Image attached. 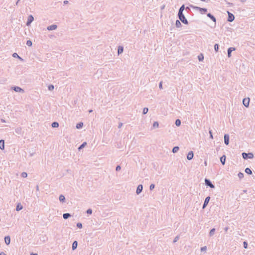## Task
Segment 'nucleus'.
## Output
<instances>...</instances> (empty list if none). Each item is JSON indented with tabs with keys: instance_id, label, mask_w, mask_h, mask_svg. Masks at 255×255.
<instances>
[{
	"instance_id": "4be33fe9",
	"label": "nucleus",
	"mask_w": 255,
	"mask_h": 255,
	"mask_svg": "<svg viewBox=\"0 0 255 255\" xmlns=\"http://www.w3.org/2000/svg\"><path fill=\"white\" fill-rule=\"evenodd\" d=\"M71 216V214L69 213H64L63 214V217L64 219H67L68 218Z\"/></svg>"
},
{
	"instance_id": "cd10ccee",
	"label": "nucleus",
	"mask_w": 255,
	"mask_h": 255,
	"mask_svg": "<svg viewBox=\"0 0 255 255\" xmlns=\"http://www.w3.org/2000/svg\"><path fill=\"white\" fill-rule=\"evenodd\" d=\"M22 209V206L20 204H18L16 206V211H18L21 210Z\"/></svg>"
},
{
	"instance_id": "3c124183",
	"label": "nucleus",
	"mask_w": 255,
	"mask_h": 255,
	"mask_svg": "<svg viewBox=\"0 0 255 255\" xmlns=\"http://www.w3.org/2000/svg\"><path fill=\"white\" fill-rule=\"evenodd\" d=\"M210 137L212 139L213 138L212 130H209Z\"/></svg>"
},
{
	"instance_id": "4468645a",
	"label": "nucleus",
	"mask_w": 255,
	"mask_h": 255,
	"mask_svg": "<svg viewBox=\"0 0 255 255\" xmlns=\"http://www.w3.org/2000/svg\"><path fill=\"white\" fill-rule=\"evenodd\" d=\"M235 48L234 47H230L228 49V57H230L231 56V52L234 50H235Z\"/></svg>"
},
{
	"instance_id": "2eb2a0df",
	"label": "nucleus",
	"mask_w": 255,
	"mask_h": 255,
	"mask_svg": "<svg viewBox=\"0 0 255 255\" xmlns=\"http://www.w3.org/2000/svg\"><path fill=\"white\" fill-rule=\"evenodd\" d=\"M4 242H5V243L7 245H9V244L10 243V237L8 236L5 237V238H4Z\"/></svg>"
},
{
	"instance_id": "4d7b16f0",
	"label": "nucleus",
	"mask_w": 255,
	"mask_h": 255,
	"mask_svg": "<svg viewBox=\"0 0 255 255\" xmlns=\"http://www.w3.org/2000/svg\"><path fill=\"white\" fill-rule=\"evenodd\" d=\"M228 229H229V227H226L224 228V230L225 231V232H227Z\"/></svg>"
},
{
	"instance_id": "5701e85b",
	"label": "nucleus",
	"mask_w": 255,
	"mask_h": 255,
	"mask_svg": "<svg viewBox=\"0 0 255 255\" xmlns=\"http://www.w3.org/2000/svg\"><path fill=\"white\" fill-rule=\"evenodd\" d=\"M245 171L248 174L251 175L252 174V171L251 169L248 167H247L245 169Z\"/></svg>"
},
{
	"instance_id": "864d4df0",
	"label": "nucleus",
	"mask_w": 255,
	"mask_h": 255,
	"mask_svg": "<svg viewBox=\"0 0 255 255\" xmlns=\"http://www.w3.org/2000/svg\"><path fill=\"white\" fill-rule=\"evenodd\" d=\"M123 126V124L122 123H120L119 124V126H118V128H121Z\"/></svg>"
},
{
	"instance_id": "680f3d73",
	"label": "nucleus",
	"mask_w": 255,
	"mask_h": 255,
	"mask_svg": "<svg viewBox=\"0 0 255 255\" xmlns=\"http://www.w3.org/2000/svg\"><path fill=\"white\" fill-rule=\"evenodd\" d=\"M20 130L18 128H17L16 130H15V131L17 132V133H18L19 131Z\"/></svg>"
},
{
	"instance_id": "6e6d98bb",
	"label": "nucleus",
	"mask_w": 255,
	"mask_h": 255,
	"mask_svg": "<svg viewBox=\"0 0 255 255\" xmlns=\"http://www.w3.org/2000/svg\"><path fill=\"white\" fill-rule=\"evenodd\" d=\"M185 9H186V10H187V11L190 10V7H188V6H187L186 7H185Z\"/></svg>"
},
{
	"instance_id": "bf43d9fd",
	"label": "nucleus",
	"mask_w": 255,
	"mask_h": 255,
	"mask_svg": "<svg viewBox=\"0 0 255 255\" xmlns=\"http://www.w3.org/2000/svg\"><path fill=\"white\" fill-rule=\"evenodd\" d=\"M0 255H6L3 252H1L0 253Z\"/></svg>"
},
{
	"instance_id": "de8ad7c7",
	"label": "nucleus",
	"mask_w": 255,
	"mask_h": 255,
	"mask_svg": "<svg viewBox=\"0 0 255 255\" xmlns=\"http://www.w3.org/2000/svg\"><path fill=\"white\" fill-rule=\"evenodd\" d=\"M77 227L78 228H80V229L82 228V223H78L77 224Z\"/></svg>"
},
{
	"instance_id": "37998d69",
	"label": "nucleus",
	"mask_w": 255,
	"mask_h": 255,
	"mask_svg": "<svg viewBox=\"0 0 255 255\" xmlns=\"http://www.w3.org/2000/svg\"><path fill=\"white\" fill-rule=\"evenodd\" d=\"M179 236H176V237H175V238L174 239L173 242L174 243H176V242H177V241H178V240H179Z\"/></svg>"
},
{
	"instance_id": "49530a36",
	"label": "nucleus",
	"mask_w": 255,
	"mask_h": 255,
	"mask_svg": "<svg viewBox=\"0 0 255 255\" xmlns=\"http://www.w3.org/2000/svg\"><path fill=\"white\" fill-rule=\"evenodd\" d=\"M243 246L245 249H247L248 248V243L247 242H244Z\"/></svg>"
},
{
	"instance_id": "c756f323",
	"label": "nucleus",
	"mask_w": 255,
	"mask_h": 255,
	"mask_svg": "<svg viewBox=\"0 0 255 255\" xmlns=\"http://www.w3.org/2000/svg\"><path fill=\"white\" fill-rule=\"evenodd\" d=\"M87 144V143L86 142H83L81 145H80V146L78 147V149L80 150L81 149H82L83 147H85V146Z\"/></svg>"
},
{
	"instance_id": "6e6552de",
	"label": "nucleus",
	"mask_w": 255,
	"mask_h": 255,
	"mask_svg": "<svg viewBox=\"0 0 255 255\" xmlns=\"http://www.w3.org/2000/svg\"><path fill=\"white\" fill-rule=\"evenodd\" d=\"M229 135L228 134H225L224 136V143L228 145L229 144Z\"/></svg>"
},
{
	"instance_id": "e433bc0d",
	"label": "nucleus",
	"mask_w": 255,
	"mask_h": 255,
	"mask_svg": "<svg viewBox=\"0 0 255 255\" xmlns=\"http://www.w3.org/2000/svg\"><path fill=\"white\" fill-rule=\"evenodd\" d=\"M148 111V109L147 108H144L143 109V114H146Z\"/></svg>"
},
{
	"instance_id": "0eeeda50",
	"label": "nucleus",
	"mask_w": 255,
	"mask_h": 255,
	"mask_svg": "<svg viewBox=\"0 0 255 255\" xmlns=\"http://www.w3.org/2000/svg\"><path fill=\"white\" fill-rule=\"evenodd\" d=\"M250 103V98H244L243 100V104L246 107H248Z\"/></svg>"
},
{
	"instance_id": "393cba45",
	"label": "nucleus",
	"mask_w": 255,
	"mask_h": 255,
	"mask_svg": "<svg viewBox=\"0 0 255 255\" xmlns=\"http://www.w3.org/2000/svg\"><path fill=\"white\" fill-rule=\"evenodd\" d=\"M59 201L62 202H64L65 200V198L63 195H60L59 197Z\"/></svg>"
},
{
	"instance_id": "72a5a7b5",
	"label": "nucleus",
	"mask_w": 255,
	"mask_h": 255,
	"mask_svg": "<svg viewBox=\"0 0 255 255\" xmlns=\"http://www.w3.org/2000/svg\"><path fill=\"white\" fill-rule=\"evenodd\" d=\"M238 176L239 178L240 179H242V178L244 177V173H242V172H239V173H238Z\"/></svg>"
},
{
	"instance_id": "a878e982",
	"label": "nucleus",
	"mask_w": 255,
	"mask_h": 255,
	"mask_svg": "<svg viewBox=\"0 0 255 255\" xmlns=\"http://www.w3.org/2000/svg\"><path fill=\"white\" fill-rule=\"evenodd\" d=\"M51 126L52 128H58L59 127V124L56 122H54L52 123Z\"/></svg>"
},
{
	"instance_id": "09e8293b",
	"label": "nucleus",
	"mask_w": 255,
	"mask_h": 255,
	"mask_svg": "<svg viewBox=\"0 0 255 255\" xmlns=\"http://www.w3.org/2000/svg\"><path fill=\"white\" fill-rule=\"evenodd\" d=\"M12 56L14 58H17L19 57V55L16 53H14L12 54Z\"/></svg>"
},
{
	"instance_id": "c85d7f7f",
	"label": "nucleus",
	"mask_w": 255,
	"mask_h": 255,
	"mask_svg": "<svg viewBox=\"0 0 255 255\" xmlns=\"http://www.w3.org/2000/svg\"><path fill=\"white\" fill-rule=\"evenodd\" d=\"M198 58L199 61H202L204 59V56L202 54H200V55H198Z\"/></svg>"
},
{
	"instance_id": "7c9ffc66",
	"label": "nucleus",
	"mask_w": 255,
	"mask_h": 255,
	"mask_svg": "<svg viewBox=\"0 0 255 255\" xmlns=\"http://www.w3.org/2000/svg\"><path fill=\"white\" fill-rule=\"evenodd\" d=\"M175 125L176 126L179 127L181 125V121L179 119H177L175 121Z\"/></svg>"
},
{
	"instance_id": "f704fd0d",
	"label": "nucleus",
	"mask_w": 255,
	"mask_h": 255,
	"mask_svg": "<svg viewBox=\"0 0 255 255\" xmlns=\"http://www.w3.org/2000/svg\"><path fill=\"white\" fill-rule=\"evenodd\" d=\"M159 126V124L157 122H154L153 124V128H157Z\"/></svg>"
},
{
	"instance_id": "9d476101",
	"label": "nucleus",
	"mask_w": 255,
	"mask_h": 255,
	"mask_svg": "<svg viewBox=\"0 0 255 255\" xmlns=\"http://www.w3.org/2000/svg\"><path fill=\"white\" fill-rule=\"evenodd\" d=\"M142 189H143L142 185H141V184L138 185L137 187L136 191V194L137 195L139 194L142 192Z\"/></svg>"
},
{
	"instance_id": "f03ea898",
	"label": "nucleus",
	"mask_w": 255,
	"mask_h": 255,
	"mask_svg": "<svg viewBox=\"0 0 255 255\" xmlns=\"http://www.w3.org/2000/svg\"><path fill=\"white\" fill-rule=\"evenodd\" d=\"M242 156L243 158L245 159H247L248 158L252 159L254 157V154L251 152H249L248 153L246 152H243Z\"/></svg>"
},
{
	"instance_id": "79ce46f5",
	"label": "nucleus",
	"mask_w": 255,
	"mask_h": 255,
	"mask_svg": "<svg viewBox=\"0 0 255 255\" xmlns=\"http://www.w3.org/2000/svg\"><path fill=\"white\" fill-rule=\"evenodd\" d=\"M207 250V247L206 246H204L203 247H202L201 248V251L203 252H206Z\"/></svg>"
},
{
	"instance_id": "6ab92c4d",
	"label": "nucleus",
	"mask_w": 255,
	"mask_h": 255,
	"mask_svg": "<svg viewBox=\"0 0 255 255\" xmlns=\"http://www.w3.org/2000/svg\"><path fill=\"white\" fill-rule=\"evenodd\" d=\"M4 148V141L3 139L0 140V149H3Z\"/></svg>"
},
{
	"instance_id": "f257e3e1",
	"label": "nucleus",
	"mask_w": 255,
	"mask_h": 255,
	"mask_svg": "<svg viewBox=\"0 0 255 255\" xmlns=\"http://www.w3.org/2000/svg\"><path fill=\"white\" fill-rule=\"evenodd\" d=\"M178 17L180 20L185 24H188V21L187 19L185 17V15L183 13L182 14H178Z\"/></svg>"
},
{
	"instance_id": "a19ab883",
	"label": "nucleus",
	"mask_w": 255,
	"mask_h": 255,
	"mask_svg": "<svg viewBox=\"0 0 255 255\" xmlns=\"http://www.w3.org/2000/svg\"><path fill=\"white\" fill-rule=\"evenodd\" d=\"M21 176L23 178H26L27 176V174L25 172H23L21 173Z\"/></svg>"
},
{
	"instance_id": "c9c22d12",
	"label": "nucleus",
	"mask_w": 255,
	"mask_h": 255,
	"mask_svg": "<svg viewBox=\"0 0 255 255\" xmlns=\"http://www.w3.org/2000/svg\"><path fill=\"white\" fill-rule=\"evenodd\" d=\"M199 11H200L201 13L206 12L207 11V9L206 8H201V7H200Z\"/></svg>"
},
{
	"instance_id": "ea45409f",
	"label": "nucleus",
	"mask_w": 255,
	"mask_h": 255,
	"mask_svg": "<svg viewBox=\"0 0 255 255\" xmlns=\"http://www.w3.org/2000/svg\"><path fill=\"white\" fill-rule=\"evenodd\" d=\"M54 86H53V85H50L48 86V90H49V91H52V90H53L54 89Z\"/></svg>"
},
{
	"instance_id": "9b49d317",
	"label": "nucleus",
	"mask_w": 255,
	"mask_h": 255,
	"mask_svg": "<svg viewBox=\"0 0 255 255\" xmlns=\"http://www.w3.org/2000/svg\"><path fill=\"white\" fill-rule=\"evenodd\" d=\"M194 156V153L192 151H189L187 155V158L188 160H190L193 159Z\"/></svg>"
},
{
	"instance_id": "20e7f679",
	"label": "nucleus",
	"mask_w": 255,
	"mask_h": 255,
	"mask_svg": "<svg viewBox=\"0 0 255 255\" xmlns=\"http://www.w3.org/2000/svg\"><path fill=\"white\" fill-rule=\"evenodd\" d=\"M205 183L206 186H209L211 188H215V186L212 184V183L209 179L206 178L205 179Z\"/></svg>"
},
{
	"instance_id": "2f4dec72",
	"label": "nucleus",
	"mask_w": 255,
	"mask_h": 255,
	"mask_svg": "<svg viewBox=\"0 0 255 255\" xmlns=\"http://www.w3.org/2000/svg\"><path fill=\"white\" fill-rule=\"evenodd\" d=\"M215 232V229L213 228V229H211L209 232L210 236H212L214 234Z\"/></svg>"
},
{
	"instance_id": "412c9836",
	"label": "nucleus",
	"mask_w": 255,
	"mask_h": 255,
	"mask_svg": "<svg viewBox=\"0 0 255 255\" xmlns=\"http://www.w3.org/2000/svg\"><path fill=\"white\" fill-rule=\"evenodd\" d=\"M175 25L176 27L179 28L182 26V24L179 20H176L175 21Z\"/></svg>"
},
{
	"instance_id": "473e14b6",
	"label": "nucleus",
	"mask_w": 255,
	"mask_h": 255,
	"mask_svg": "<svg viewBox=\"0 0 255 255\" xmlns=\"http://www.w3.org/2000/svg\"><path fill=\"white\" fill-rule=\"evenodd\" d=\"M190 7L193 8V9H196V10H200V7H198V6H194L192 4H190Z\"/></svg>"
},
{
	"instance_id": "7ed1b4c3",
	"label": "nucleus",
	"mask_w": 255,
	"mask_h": 255,
	"mask_svg": "<svg viewBox=\"0 0 255 255\" xmlns=\"http://www.w3.org/2000/svg\"><path fill=\"white\" fill-rule=\"evenodd\" d=\"M11 89L16 92L23 93L24 91L23 89L18 86H13L11 87Z\"/></svg>"
},
{
	"instance_id": "39448f33",
	"label": "nucleus",
	"mask_w": 255,
	"mask_h": 255,
	"mask_svg": "<svg viewBox=\"0 0 255 255\" xmlns=\"http://www.w3.org/2000/svg\"><path fill=\"white\" fill-rule=\"evenodd\" d=\"M228 21L229 22H232L234 19L235 16L233 14L230 12L229 11H228Z\"/></svg>"
},
{
	"instance_id": "8fccbe9b",
	"label": "nucleus",
	"mask_w": 255,
	"mask_h": 255,
	"mask_svg": "<svg viewBox=\"0 0 255 255\" xmlns=\"http://www.w3.org/2000/svg\"><path fill=\"white\" fill-rule=\"evenodd\" d=\"M121 169V166L120 165H118V166H117V167L116 168V170L117 171H118L120 170Z\"/></svg>"
},
{
	"instance_id": "4c0bfd02",
	"label": "nucleus",
	"mask_w": 255,
	"mask_h": 255,
	"mask_svg": "<svg viewBox=\"0 0 255 255\" xmlns=\"http://www.w3.org/2000/svg\"><path fill=\"white\" fill-rule=\"evenodd\" d=\"M214 49L216 52H218L219 50V45L218 44H216L214 45Z\"/></svg>"
},
{
	"instance_id": "c03bdc74",
	"label": "nucleus",
	"mask_w": 255,
	"mask_h": 255,
	"mask_svg": "<svg viewBox=\"0 0 255 255\" xmlns=\"http://www.w3.org/2000/svg\"><path fill=\"white\" fill-rule=\"evenodd\" d=\"M155 187V185L154 184H151L149 186L150 190H152Z\"/></svg>"
},
{
	"instance_id": "ddd939ff",
	"label": "nucleus",
	"mask_w": 255,
	"mask_h": 255,
	"mask_svg": "<svg viewBox=\"0 0 255 255\" xmlns=\"http://www.w3.org/2000/svg\"><path fill=\"white\" fill-rule=\"evenodd\" d=\"M57 26L56 24L51 25L47 27V29L48 30H53L57 28Z\"/></svg>"
},
{
	"instance_id": "1a4fd4ad",
	"label": "nucleus",
	"mask_w": 255,
	"mask_h": 255,
	"mask_svg": "<svg viewBox=\"0 0 255 255\" xmlns=\"http://www.w3.org/2000/svg\"><path fill=\"white\" fill-rule=\"evenodd\" d=\"M34 18L32 15H30L28 17L27 21L26 22V25H29L30 23L33 21Z\"/></svg>"
},
{
	"instance_id": "a18cd8bd",
	"label": "nucleus",
	"mask_w": 255,
	"mask_h": 255,
	"mask_svg": "<svg viewBox=\"0 0 255 255\" xmlns=\"http://www.w3.org/2000/svg\"><path fill=\"white\" fill-rule=\"evenodd\" d=\"M86 213L88 214H91L92 213V210L91 209H88L87 211H86Z\"/></svg>"
},
{
	"instance_id": "dca6fc26",
	"label": "nucleus",
	"mask_w": 255,
	"mask_h": 255,
	"mask_svg": "<svg viewBox=\"0 0 255 255\" xmlns=\"http://www.w3.org/2000/svg\"><path fill=\"white\" fill-rule=\"evenodd\" d=\"M124 51V47L122 46H119L118 48V54L119 55L122 53Z\"/></svg>"
},
{
	"instance_id": "f8f14e48",
	"label": "nucleus",
	"mask_w": 255,
	"mask_h": 255,
	"mask_svg": "<svg viewBox=\"0 0 255 255\" xmlns=\"http://www.w3.org/2000/svg\"><path fill=\"white\" fill-rule=\"evenodd\" d=\"M207 16L209 17L213 21H214L215 22V24H216V18L213 14H212L210 13H208L207 14Z\"/></svg>"
},
{
	"instance_id": "423d86ee",
	"label": "nucleus",
	"mask_w": 255,
	"mask_h": 255,
	"mask_svg": "<svg viewBox=\"0 0 255 255\" xmlns=\"http://www.w3.org/2000/svg\"><path fill=\"white\" fill-rule=\"evenodd\" d=\"M210 200V196H208V197H207L205 198L204 202V204L203 205V207H202V208L203 209H205L206 208V207L207 206V205L209 203V202Z\"/></svg>"
},
{
	"instance_id": "603ef678",
	"label": "nucleus",
	"mask_w": 255,
	"mask_h": 255,
	"mask_svg": "<svg viewBox=\"0 0 255 255\" xmlns=\"http://www.w3.org/2000/svg\"><path fill=\"white\" fill-rule=\"evenodd\" d=\"M159 88L160 89H162V82H160L159 84Z\"/></svg>"
},
{
	"instance_id": "69168bd1",
	"label": "nucleus",
	"mask_w": 255,
	"mask_h": 255,
	"mask_svg": "<svg viewBox=\"0 0 255 255\" xmlns=\"http://www.w3.org/2000/svg\"><path fill=\"white\" fill-rule=\"evenodd\" d=\"M204 164H205V166L207 165V161H204Z\"/></svg>"
},
{
	"instance_id": "338daca9",
	"label": "nucleus",
	"mask_w": 255,
	"mask_h": 255,
	"mask_svg": "<svg viewBox=\"0 0 255 255\" xmlns=\"http://www.w3.org/2000/svg\"><path fill=\"white\" fill-rule=\"evenodd\" d=\"M241 1L242 2H244L246 1V0H241Z\"/></svg>"
},
{
	"instance_id": "aec40b11",
	"label": "nucleus",
	"mask_w": 255,
	"mask_h": 255,
	"mask_svg": "<svg viewBox=\"0 0 255 255\" xmlns=\"http://www.w3.org/2000/svg\"><path fill=\"white\" fill-rule=\"evenodd\" d=\"M78 246V242L77 241H74L72 244V248L73 250H75Z\"/></svg>"
},
{
	"instance_id": "58836bf2",
	"label": "nucleus",
	"mask_w": 255,
	"mask_h": 255,
	"mask_svg": "<svg viewBox=\"0 0 255 255\" xmlns=\"http://www.w3.org/2000/svg\"><path fill=\"white\" fill-rule=\"evenodd\" d=\"M32 41L30 40H28L26 41V45L28 46H31L32 45Z\"/></svg>"
},
{
	"instance_id": "5fc2aeb1",
	"label": "nucleus",
	"mask_w": 255,
	"mask_h": 255,
	"mask_svg": "<svg viewBox=\"0 0 255 255\" xmlns=\"http://www.w3.org/2000/svg\"><path fill=\"white\" fill-rule=\"evenodd\" d=\"M68 2H68V0H64V1H63V3H64V4H68Z\"/></svg>"
},
{
	"instance_id": "13d9d810",
	"label": "nucleus",
	"mask_w": 255,
	"mask_h": 255,
	"mask_svg": "<svg viewBox=\"0 0 255 255\" xmlns=\"http://www.w3.org/2000/svg\"><path fill=\"white\" fill-rule=\"evenodd\" d=\"M36 191H39V186H38V185H36Z\"/></svg>"
},
{
	"instance_id": "774afa93",
	"label": "nucleus",
	"mask_w": 255,
	"mask_h": 255,
	"mask_svg": "<svg viewBox=\"0 0 255 255\" xmlns=\"http://www.w3.org/2000/svg\"><path fill=\"white\" fill-rule=\"evenodd\" d=\"M31 255H37V254H33V253H32V254H31Z\"/></svg>"
},
{
	"instance_id": "bb28decb",
	"label": "nucleus",
	"mask_w": 255,
	"mask_h": 255,
	"mask_svg": "<svg viewBox=\"0 0 255 255\" xmlns=\"http://www.w3.org/2000/svg\"><path fill=\"white\" fill-rule=\"evenodd\" d=\"M83 126V123L82 122H80L77 124L76 128L78 129H80L82 128Z\"/></svg>"
},
{
	"instance_id": "e2e57ef3",
	"label": "nucleus",
	"mask_w": 255,
	"mask_h": 255,
	"mask_svg": "<svg viewBox=\"0 0 255 255\" xmlns=\"http://www.w3.org/2000/svg\"><path fill=\"white\" fill-rule=\"evenodd\" d=\"M1 121L2 123H5V121L4 120L2 119H1Z\"/></svg>"
},
{
	"instance_id": "052dcab7",
	"label": "nucleus",
	"mask_w": 255,
	"mask_h": 255,
	"mask_svg": "<svg viewBox=\"0 0 255 255\" xmlns=\"http://www.w3.org/2000/svg\"><path fill=\"white\" fill-rule=\"evenodd\" d=\"M18 58L20 60H21V61H23V59L21 57H20V56H19V57H18Z\"/></svg>"
},
{
	"instance_id": "0e129e2a",
	"label": "nucleus",
	"mask_w": 255,
	"mask_h": 255,
	"mask_svg": "<svg viewBox=\"0 0 255 255\" xmlns=\"http://www.w3.org/2000/svg\"><path fill=\"white\" fill-rule=\"evenodd\" d=\"M201 1H206V2H208L210 1V0H201Z\"/></svg>"
},
{
	"instance_id": "a211bd4d",
	"label": "nucleus",
	"mask_w": 255,
	"mask_h": 255,
	"mask_svg": "<svg viewBox=\"0 0 255 255\" xmlns=\"http://www.w3.org/2000/svg\"><path fill=\"white\" fill-rule=\"evenodd\" d=\"M185 9V5L183 4L181 5V6L180 7L178 14H182L183 13V11Z\"/></svg>"
},
{
	"instance_id": "b1692460",
	"label": "nucleus",
	"mask_w": 255,
	"mask_h": 255,
	"mask_svg": "<svg viewBox=\"0 0 255 255\" xmlns=\"http://www.w3.org/2000/svg\"><path fill=\"white\" fill-rule=\"evenodd\" d=\"M179 149V148L178 146H174L173 148H172V151L173 153H176Z\"/></svg>"
},
{
	"instance_id": "f3484780",
	"label": "nucleus",
	"mask_w": 255,
	"mask_h": 255,
	"mask_svg": "<svg viewBox=\"0 0 255 255\" xmlns=\"http://www.w3.org/2000/svg\"><path fill=\"white\" fill-rule=\"evenodd\" d=\"M220 161L223 165H224L226 161V156L225 155L220 157Z\"/></svg>"
}]
</instances>
